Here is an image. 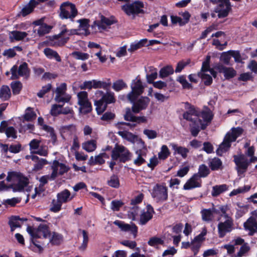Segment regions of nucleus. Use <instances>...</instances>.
Here are the masks:
<instances>
[{"instance_id":"27","label":"nucleus","mask_w":257,"mask_h":257,"mask_svg":"<svg viewBox=\"0 0 257 257\" xmlns=\"http://www.w3.org/2000/svg\"><path fill=\"white\" fill-rule=\"evenodd\" d=\"M220 215L225 220H233L232 216L233 212L228 205H221L219 208Z\"/></svg>"},{"instance_id":"21","label":"nucleus","mask_w":257,"mask_h":257,"mask_svg":"<svg viewBox=\"0 0 257 257\" xmlns=\"http://www.w3.org/2000/svg\"><path fill=\"white\" fill-rule=\"evenodd\" d=\"M201 186V180L198 174H195L186 182L183 188L184 190H191L195 188L200 187Z\"/></svg>"},{"instance_id":"59","label":"nucleus","mask_w":257,"mask_h":257,"mask_svg":"<svg viewBox=\"0 0 257 257\" xmlns=\"http://www.w3.org/2000/svg\"><path fill=\"white\" fill-rule=\"evenodd\" d=\"M77 22L79 23V27L82 30H85L86 33H87L89 27V20L87 19H82L77 20Z\"/></svg>"},{"instance_id":"35","label":"nucleus","mask_w":257,"mask_h":257,"mask_svg":"<svg viewBox=\"0 0 257 257\" xmlns=\"http://www.w3.org/2000/svg\"><path fill=\"white\" fill-rule=\"evenodd\" d=\"M48 237L50 238L49 242L53 245L60 244L63 241L62 235L56 232L50 233Z\"/></svg>"},{"instance_id":"34","label":"nucleus","mask_w":257,"mask_h":257,"mask_svg":"<svg viewBox=\"0 0 257 257\" xmlns=\"http://www.w3.org/2000/svg\"><path fill=\"white\" fill-rule=\"evenodd\" d=\"M118 135L123 139L135 144V141L137 139V136L133 134L132 133L126 131H120L118 132Z\"/></svg>"},{"instance_id":"9","label":"nucleus","mask_w":257,"mask_h":257,"mask_svg":"<svg viewBox=\"0 0 257 257\" xmlns=\"http://www.w3.org/2000/svg\"><path fill=\"white\" fill-rule=\"evenodd\" d=\"M132 91L127 95V99L131 102H134L136 99L141 95L144 91V86L140 79H135L131 84Z\"/></svg>"},{"instance_id":"53","label":"nucleus","mask_w":257,"mask_h":257,"mask_svg":"<svg viewBox=\"0 0 257 257\" xmlns=\"http://www.w3.org/2000/svg\"><path fill=\"white\" fill-rule=\"evenodd\" d=\"M177 81L182 84V86L184 89H192V85L189 83L186 80V77L183 76H180L177 79Z\"/></svg>"},{"instance_id":"3","label":"nucleus","mask_w":257,"mask_h":257,"mask_svg":"<svg viewBox=\"0 0 257 257\" xmlns=\"http://www.w3.org/2000/svg\"><path fill=\"white\" fill-rule=\"evenodd\" d=\"M242 132L243 130L240 127L232 128L231 132H228L225 136L223 141L216 150V154L221 156L224 153L227 152L231 146V143L235 141Z\"/></svg>"},{"instance_id":"10","label":"nucleus","mask_w":257,"mask_h":257,"mask_svg":"<svg viewBox=\"0 0 257 257\" xmlns=\"http://www.w3.org/2000/svg\"><path fill=\"white\" fill-rule=\"evenodd\" d=\"M131 157V153L123 146H117L112 151L111 158L113 160H119L120 162H125Z\"/></svg>"},{"instance_id":"4","label":"nucleus","mask_w":257,"mask_h":257,"mask_svg":"<svg viewBox=\"0 0 257 257\" xmlns=\"http://www.w3.org/2000/svg\"><path fill=\"white\" fill-rule=\"evenodd\" d=\"M8 182L13 183L12 187L14 191H21L27 187L29 183V179L20 172H13L8 174L7 177Z\"/></svg>"},{"instance_id":"40","label":"nucleus","mask_w":257,"mask_h":257,"mask_svg":"<svg viewBox=\"0 0 257 257\" xmlns=\"http://www.w3.org/2000/svg\"><path fill=\"white\" fill-rule=\"evenodd\" d=\"M82 147L83 149L87 152H92L95 150L97 142L94 140H91L83 143Z\"/></svg>"},{"instance_id":"33","label":"nucleus","mask_w":257,"mask_h":257,"mask_svg":"<svg viewBox=\"0 0 257 257\" xmlns=\"http://www.w3.org/2000/svg\"><path fill=\"white\" fill-rule=\"evenodd\" d=\"M231 10V7H224V8H220L219 6H217L214 10V12L217 13V16L218 18H224L228 16L229 12Z\"/></svg>"},{"instance_id":"29","label":"nucleus","mask_w":257,"mask_h":257,"mask_svg":"<svg viewBox=\"0 0 257 257\" xmlns=\"http://www.w3.org/2000/svg\"><path fill=\"white\" fill-rule=\"evenodd\" d=\"M60 131L63 137L70 136L75 133L76 127L73 124L62 126L60 128Z\"/></svg>"},{"instance_id":"13","label":"nucleus","mask_w":257,"mask_h":257,"mask_svg":"<svg viewBox=\"0 0 257 257\" xmlns=\"http://www.w3.org/2000/svg\"><path fill=\"white\" fill-rule=\"evenodd\" d=\"M209 65H202L201 71L199 72L200 78L205 85H210L212 82L211 76L216 77V72L209 68Z\"/></svg>"},{"instance_id":"60","label":"nucleus","mask_w":257,"mask_h":257,"mask_svg":"<svg viewBox=\"0 0 257 257\" xmlns=\"http://www.w3.org/2000/svg\"><path fill=\"white\" fill-rule=\"evenodd\" d=\"M126 87V84L122 80H120L114 82L112 85L113 89L116 91H119Z\"/></svg>"},{"instance_id":"36","label":"nucleus","mask_w":257,"mask_h":257,"mask_svg":"<svg viewBox=\"0 0 257 257\" xmlns=\"http://www.w3.org/2000/svg\"><path fill=\"white\" fill-rule=\"evenodd\" d=\"M100 21H98L97 25L98 27L101 28L103 29H105V26H111V25L115 24L117 22L116 21L111 20L105 16L101 15L100 17Z\"/></svg>"},{"instance_id":"2","label":"nucleus","mask_w":257,"mask_h":257,"mask_svg":"<svg viewBox=\"0 0 257 257\" xmlns=\"http://www.w3.org/2000/svg\"><path fill=\"white\" fill-rule=\"evenodd\" d=\"M95 94L97 100H95L94 104L98 114L102 113L106 109L108 104L115 102L114 94L112 92L107 91L104 93L102 91L97 90Z\"/></svg>"},{"instance_id":"49","label":"nucleus","mask_w":257,"mask_h":257,"mask_svg":"<svg viewBox=\"0 0 257 257\" xmlns=\"http://www.w3.org/2000/svg\"><path fill=\"white\" fill-rule=\"evenodd\" d=\"M79 231L81 232L83 236V241L81 245L79 247V249L81 250H84L87 247L88 242V234L87 232L84 230L79 229Z\"/></svg>"},{"instance_id":"22","label":"nucleus","mask_w":257,"mask_h":257,"mask_svg":"<svg viewBox=\"0 0 257 257\" xmlns=\"http://www.w3.org/2000/svg\"><path fill=\"white\" fill-rule=\"evenodd\" d=\"M11 79L17 78L19 76H27L29 74L27 65H20L18 70L17 65H14L11 68Z\"/></svg>"},{"instance_id":"24","label":"nucleus","mask_w":257,"mask_h":257,"mask_svg":"<svg viewBox=\"0 0 257 257\" xmlns=\"http://www.w3.org/2000/svg\"><path fill=\"white\" fill-rule=\"evenodd\" d=\"M7 123L6 121H2L0 125V133L5 132L8 138L12 137L16 139L17 131L13 126H9L6 128Z\"/></svg>"},{"instance_id":"58","label":"nucleus","mask_w":257,"mask_h":257,"mask_svg":"<svg viewBox=\"0 0 257 257\" xmlns=\"http://www.w3.org/2000/svg\"><path fill=\"white\" fill-rule=\"evenodd\" d=\"M57 198V200H53L52 202L51 210L54 212H58L60 210L62 203Z\"/></svg>"},{"instance_id":"54","label":"nucleus","mask_w":257,"mask_h":257,"mask_svg":"<svg viewBox=\"0 0 257 257\" xmlns=\"http://www.w3.org/2000/svg\"><path fill=\"white\" fill-rule=\"evenodd\" d=\"M110 85V82H106L104 81H97L93 80V88H103L107 89Z\"/></svg>"},{"instance_id":"1","label":"nucleus","mask_w":257,"mask_h":257,"mask_svg":"<svg viewBox=\"0 0 257 257\" xmlns=\"http://www.w3.org/2000/svg\"><path fill=\"white\" fill-rule=\"evenodd\" d=\"M187 110L183 114V118L190 121V126L191 134L196 137L200 129L204 130L212 120L213 114L212 111L205 107L201 112H199L194 106L186 103Z\"/></svg>"},{"instance_id":"6","label":"nucleus","mask_w":257,"mask_h":257,"mask_svg":"<svg viewBox=\"0 0 257 257\" xmlns=\"http://www.w3.org/2000/svg\"><path fill=\"white\" fill-rule=\"evenodd\" d=\"M27 231L32 239L42 237L46 238L50 235L49 226L46 223L40 224L37 228L29 226L27 228Z\"/></svg>"},{"instance_id":"11","label":"nucleus","mask_w":257,"mask_h":257,"mask_svg":"<svg viewBox=\"0 0 257 257\" xmlns=\"http://www.w3.org/2000/svg\"><path fill=\"white\" fill-rule=\"evenodd\" d=\"M233 161L236 165V170L239 175L245 173L249 165L247 158L243 154L233 156Z\"/></svg>"},{"instance_id":"8","label":"nucleus","mask_w":257,"mask_h":257,"mask_svg":"<svg viewBox=\"0 0 257 257\" xmlns=\"http://www.w3.org/2000/svg\"><path fill=\"white\" fill-rule=\"evenodd\" d=\"M144 7V3L139 1H136L132 4H125L121 6V10L127 15H138L143 14L142 9Z\"/></svg>"},{"instance_id":"41","label":"nucleus","mask_w":257,"mask_h":257,"mask_svg":"<svg viewBox=\"0 0 257 257\" xmlns=\"http://www.w3.org/2000/svg\"><path fill=\"white\" fill-rule=\"evenodd\" d=\"M219 66L221 67L219 68L220 72L222 73L226 78H232L235 75V71L233 68H227L223 65Z\"/></svg>"},{"instance_id":"14","label":"nucleus","mask_w":257,"mask_h":257,"mask_svg":"<svg viewBox=\"0 0 257 257\" xmlns=\"http://www.w3.org/2000/svg\"><path fill=\"white\" fill-rule=\"evenodd\" d=\"M41 141L38 139H33L29 143L30 150L31 153L38 154L41 156L46 157L48 155V150L45 146H41Z\"/></svg>"},{"instance_id":"62","label":"nucleus","mask_w":257,"mask_h":257,"mask_svg":"<svg viewBox=\"0 0 257 257\" xmlns=\"http://www.w3.org/2000/svg\"><path fill=\"white\" fill-rule=\"evenodd\" d=\"M231 58L233 57L236 63H242V58L240 52L238 50H230Z\"/></svg>"},{"instance_id":"43","label":"nucleus","mask_w":257,"mask_h":257,"mask_svg":"<svg viewBox=\"0 0 257 257\" xmlns=\"http://www.w3.org/2000/svg\"><path fill=\"white\" fill-rule=\"evenodd\" d=\"M208 165L212 170H217L222 166V162L218 158H214L208 160Z\"/></svg>"},{"instance_id":"28","label":"nucleus","mask_w":257,"mask_h":257,"mask_svg":"<svg viewBox=\"0 0 257 257\" xmlns=\"http://www.w3.org/2000/svg\"><path fill=\"white\" fill-rule=\"evenodd\" d=\"M148 39H143L139 41H136L132 43L130 45V48L128 49V51L132 53L135 51L143 47L148 46Z\"/></svg>"},{"instance_id":"42","label":"nucleus","mask_w":257,"mask_h":257,"mask_svg":"<svg viewBox=\"0 0 257 257\" xmlns=\"http://www.w3.org/2000/svg\"><path fill=\"white\" fill-rule=\"evenodd\" d=\"M52 27L48 25L47 24L42 25L41 27H39L38 29H35L34 30V33H37L40 37L43 36L46 34L50 32Z\"/></svg>"},{"instance_id":"31","label":"nucleus","mask_w":257,"mask_h":257,"mask_svg":"<svg viewBox=\"0 0 257 257\" xmlns=\"http://www.w3.org/2000/svg\"><path fill=\"white\" fill-rule=\"evenodd\" d=\"M27 220L25 218H20L19 216H12L9 221V224L12 231H13L16 228L20 227L22 225V221Z\"/></svg>"},{"instance_id":"15","label":"nucleus","mask_w":257,"mask_h":257,"mask_svg":"<svg viewBox=\"0 0 257 257\" xmlns=\"http://www.w3.org/2000/svg\"><path fill=\"white\" fill-rule=\"evenodd\" d=\"M52 172L51 177L54 180L58 175H61L68 172L69 168L65 164L54 160L51 166Z\"/></svg>"},{"instance_id":"55","label":"nucleus","mask_w":257,"mask_h":257,"mask_svg":"<svg viewBox=\"0 0 257 257\" xmlns=\"http://www.w3.org/2000/svg\"><path fill=\"white\" fill-rule=\"evenodd\" d=\"M107 184L111 187L118 188L119 186L118 178L116 175H112L107 181Z\"/></svg>"},{"instance_id":"61","label":"nucleus","mask_w":257,"mask_h":257,"mask_svg":"<svg viewBox=\"0 0 257 257\" xmlns=\"http://www.w3.org/2000/svg\"><path fill=\"white\" fill-rule=\"evenodd\" d=\"M11 85L14 94H19L22 88V85L19 81L13 82Z\"/></svg>"},{"instance_id":"23","label":"nucleus","mask_w":257,"mask_h":257,"mask_svg":"<svg viewBox=\"0 0 257 257\" xmlns=\"http://www.w3.org/2000/svg\"><path fill=\"white\" fill-rule=\"evenodd\" d=\"M244 229L249 231L248 234L252 235L257 232V221L253 217H250L243 224Z\"/></svg>"},{"instance_id":"30","label":"nucleus","mask_w":257,"mask_h":257,"mask_svg":"<svg viewBox=\"0 0 257 257\" xmlns=\"http://www.w3.org/2000/svg\"><path fill=\"white\" fill-rule=\"evenodd\" d=\"M73 196H71V193L67 189H65L59 193L57 195V198L62 203H66L72 200Z\"/></svg>"},{"instance_id":"46","label":"nucleus","mask_w":257,"mask_h":257,"mask_svg":"<svg viewBox=\"0 0 257 257\" xmlns=\"http://www.w3.org/2000/svg\"><path fill=\"white\" fill-rule=\"evenodd\" d=\"M11 34L12 38L17 41L23 40L28 35L26 32H22L17 30L12 31Z\"/></svg>"},{"instance_id":"7","label":"nucleus","mask_w":257,"mask_h":257,"mask_svg":"<svg viewBox=\"0 0 257 257\" xmlns=\"http://www.w3.org/2000/svg\"><path fill=\"white\" fill-rule=\"evenodd\" d=\"M152 197L157 202H163L168 199V188L164 184H157L153 189Z\"/></svg>"},{"instance_id":"48","label":"nucleus","mask_w":257,"mask_h":257,"mask_svg":"<svg viewBox=\"0 0 257 257\" xmlns=\"http://www.w3.org/2000/svg\"><path fill=\"white\" fill-rule=\"evenodd\" d=\"M174 69L170 65H167L162 68L160 71V77L162 78L166 77L168 75L173 74Z\"/></svg>"},{"instance_id":"26","label":"nucleus","mask_w":257,"mask_h":257,"mask_svg":"<svg viewBox=\"0 0 257 257\" xmlns=\"http://www.w3.org/2000/svg\"><path fill=\"white\" fill-rule=\"evenodd\" d=\"M39 3L35 0H30L29 3L26 5L21 10L20 14L23 17H25L33 12L34 8Z\"/></svg>"},{"instance_id":"56","label":"nucleus","mask_w":257,"mask_h":257,"mask_svg":"<svg viewBox=\"0 0 257 257\" xmlns=\"http://www.w3.org/2000/svg\"><path fill=\"white\" fill-rule=\"evenodd\" d=\"M139 211L140 209L139 207L136 205L134 206L130 209V210L128 212V217L130 219H132L133 220H135Z\"/></svg>"},{"instance_id":"19","label":"nucleus","mask_w":257,"mask_h":257,"mask_svg":"<svg viewBox=\"0 0 257 257\" xmlns=\"http://www.w3.org/2000/svg\"><path fill=\"white\" fill-rule=\"evenodd\" d=\"M150 100L148 97H142L136 102H132L133 105L132 110L134 113H139L141 110L145 109L150 103Z\"/></svg>"},{"instance_id":"25","label":"nucleus","mask_w":257,"mask_h":257,"mask_svg":"<svg viewBox=\"0 0 257 257\" xmlns=\"http://www.w3.org/2000/svg\"><path fill=\"white\" fill-rule=\"evenodd\" d=\"M169 146L172 147L174 151L173 154L174 155H179L184 159L187 157V154L189 153V150L187 148L179 146L175 143H170Z\"/></svg>"},{"instance_id":"64","label":"nucleus","mask_w":257,"mask_h":257,"mask_svg":"<svg viewBox=\"0 0 257 257\" xmlns=\"http://www.w3.org/2000/svg\"><path fill=\"white\" fill-rule=\"evenodd\" d=\"M250 249V247L247 243H243L240 247L239 251L237 253L236 256L242 257L244 254L247 253Z\"/></svg>"},{"instance_id":"18","label":"nucleus","mask_w":257,"mask_h":257,"mask_svg":"<svg viewBox=\"0 0 257 257\" xmlns=\"http://www.w3.org/2000/svg\"><path fill=\"white\" fill-rule=\"evenodd\" d=\"M154 213L153 208L150 205H148L141 212L139 223L142 225L146 224L152 218Z\"/></svg>"},{"instance_id":"5","label":"nucleus","mask_w":257,"mask_h":257,"mask_svg":"<svg viewBox=\"0 0 257 257\" xmlns=\"http://www.w3.org/2000/svg\"><path fill=\"white\" fill-rule=\"evenodd\" d=\"M59 9V17L62 20L70 19L73 22L78 15L75 5L69 1L62 3Z\"/></svg>"},{"instance_id":"16","label":"nucleus","mask_w":257,"mask_h":257,"mask_svg":"<svg viewBox=\"0 0 257 257\" xmlns=\"http://www.w3.org/2000/svg\"><path fill=\"white\" fill-rule=\"evenodd\" d=\"M66 90V84L65 83L61 84L57 87L55 90L56 96L55 97V100L57 102H68L70 100L71 96L69 94H65Z\"/></svg>"},{"instance_id":"12","label":"nucleus","mask_w":257,"mask_h":257,"mask_svg":"<svg viewBox=\"0 0 257 257\" xmlns=\"http://www.w3.org/2000/svg\"><path fill=\"white\" fill-rule=\"evenodd\" d=\"M78 103L80 105V111L86 113L91 110V105L88 99V94L86 91H81L78 93Z\"/></svg>"},{"instance_id":"63","label":"nucleus","mask_w":257,"mask_h":257,"mask_svg":"<svg viewBox=\"0 0 257 257\" xmlns=\"http://www.w3.org/2000/svg\"><path fill=\"white\" fill-rule=\"evenodd\" d=\"M21 199L20 198L18 197H14L11 199H8L4 200L3 204L6 205H10L11 206H14L16 204L19 203L21 201Z\"/></svg>"},{"instance_id":"39","label":"nucleus","mask_w":257,"mask_h":257,"mask_svg":"<svg viewBox=\"0 0 257 257\" xmlns=\"http://www.w3.org/2000/svg\"><path fill=\"white\" fill-rule=\"evenodd\" d=\"M136 154L137 155V157L134 160V163L138 166L145 163L146 153L143 150H136Z\"/></svg>"},{"instance_id":"44","label":"nucleus","mask_w":257,"mask_h":257,"mask_svg":"<svg viewBox=\"0 0 257 257\" xmlns=\"http://www.w3.org/2000/svg\"><path fill=\"white\" fill-rule=\"evenodd\" d=\"M36 117V114L33 111V108L29 107L26 110L24 115V119L26 121H32Z\"/></svg>"},{"instance_id":"37","label":"nucleus","mask_w":257,"mask_h":257,"mask_svg":"<svg viewBox=\"0 0 257 257\" xmlns=\"http://www.w3.org/2000/svg\"><path fill=\"white\" fill-rule=\"evenodd\" d=\"M44 53L49 59H54L58 62H60L61 61V57L59 55L58 53L51 48H46L44 49Z\"/></svg>"},{"instance_id":"47","label":"nucleus","mask_w":257,"mask_h":257,"mask_svg":"<svg viewBox=\"0 0 257 257\" xmlns=\"http://www.w3.org/2000/svg\"><path fill=\"white\" fill-rule=\"evenodd\" d=\"M170 152L166 145H163L161 147V151L158 153V158L160 160H164L170 155Z\"/></svg>"},{"instance_id":"52","label":"nucleus","mask_w":257,"mask_h":257,"mask_svg":"<svg viewBox=\"0 0 257 257\" xmlns=\"http://www.w3.org/2000/svg\"><path fill=\"white\" fill-rule=\"evenodd\" d=\"M48 163V162L46 159L43 158L39 159L38 161L35 162L33 171L35 172L41 170L43 166Z\"/></svg>"},{"instance_id":"51","label":"nucleus","mask_w":257,"mask_h":257,"mask_svg":"<svg viewBox=\"0 0 257 257\" xmlns=\"http://www.w3.org/2000/svg\"><path fill=\"white\" fill-rule=\"evenodd\" d=\"M105 162V160L103 159V158L100 156V155H98L93 158L92 156L91 157L88 161V164L90 165H94L95 164H102Z\"/></svg>"},{"instance_id":"45","label":"nucleus","mask_w":257,"mask_h":257,"mask_svg":"<svg viewBox=\"0 0 257 257\" xmlns=\"http://www.w3.org/2000/svg\"><path fill=\"white\" fill-rule=\"evenodd\" d=\"M227 189L226 185H216L213 187L211 194L213 196H217L226 191Z\"/></svg>"},{"instance_id":"50","label":"nucleus","mask_w":257,"mask_h":257,"mask_svg":"<svg viewBox=\"0 0 257 257\" xmlns=\"http://www.w3.org/2000/svg\"><path fill=\"white\" fill-rule=\"evenodd\" d=\"M250 189V186L245 185L243 187H239L236 189L233 190L229 194L230 196L236 195L238 194L243 193L248 191Z\"/></svg>"},{"instance_id":"20","label":"nucleus","mask_w":257,"mask_h":257,"mask_svg":"<svg viewBox=\"0 0 257 257\" xmlns=\"http://www.w3.org/2000/svg\"><path fill=\"white\" fill-rule=\"evenodd\" d=\"M113 223L124 231H130L133 234L134 237H136L138 232L137 226L134 224H126L120 220H115Z\"/></svg>"},{"instance_id":"17","label":"nucleus","mask_w":257,"mask_h":257,"mask_svg":"<svg viewBox=\"0 0 257 257\" xmlns=\"http://www.w3.org/2000/svg\"><path fill=\"white\" fill-rule=\"evenodd\" d=\"M233 228V220H225L220 222L217 225L218 235L220 237H224L227 233L230 232Z\"/></svg>"},{"instance_id":"32","label":"nucleus","mask_w":257,"mask_h":257,"mask_svg":"<svg viewBox=\"0 0 257 257\" xmlns=\"http://www.w3.org/2000/svg\"><path fill=\"white\" fill-rule=\"evenodd\" d=\"M214 211L213 209H204L201 210V214L202 219L204 221L210 222L214 218L213 213Z\"/></svg>"},{"instance_id":"57","label":"nucleus","mask_w":257,"mask_h":257,"mask_svg":"<svg viewBox=\"0 0 257 257\" xmlns=\"http://www.w3.org/2000/svg\"><path fill=\"white\" fill-rule=\"evenodd\" d=\"M209 169L208 167L203 164L199 166V171H198V175L199 176V178L201 177H205L209 174Z\"/></svg>"},{"instance_id":"38","label":"nucleus","mask_w":257,"mask_h":257,"mask_svg":"<svg viewBox=\"0 0 257 257\" xmlns=\"http://www.w3.org/2000/svg\"><path fill=\"white\" fill-rule=\"evenodd\" d=\"M11 96V91L7 85H3L0 88V98L3 101L8 100Z\"/></svg>"}]
</instances>
